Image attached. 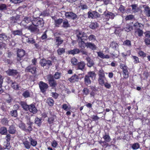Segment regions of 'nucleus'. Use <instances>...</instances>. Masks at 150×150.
<instances>
[{
  "label": "nucleus",
  "instance_id": "f257e3e1",
  "mask_svg": "<svg viewBox=\"0 0 150 150\" xmlns=\"http://www.w3.org/2000/svg\"><path fill=\"white\" fill-rule=\"evenodd\" d=\"M77 37L79 39L81 40L79 42V46L81 48H84L86 47V43L83 40H85L88 39V37L86 33L81 31H77L76 32Z\"/></svg>",
  "mask_w": 150,
  "mask_h": 150
},
{
  "label": "nucleus",
  "instance_id": "f03ea898",
  "mask_svg": "<svg viewBox=\"0 0 150 150\" xmlns=\"http://www.w3.org/2000/svg\"><path fill=\"white\" fill-rule=\"evenodd\" d=\"M32 23L34 26L39 28L42 27L43 26L44 21L42 19L38 17L34 18L32 21Z\"/></svg>",
  "mask_w": 150,
  "mask_h": 150
},
{
  "label": "nucleus",
  "instance_id": "7ed1b4c3",
  "mask_svg": "<svg viewBox=\"0 0 150 150\" xmlns=\"http://www.w3.org/2000/svg\"><path fill=\"white\" fill-rule=\"evenodd\" d=\"M98 81L100 85L103 86V84L107 81L105 74L104 73L100 71L98 74Z\"/></svg>",
  "mask_w": 150,
  "mask_h": 150
},
{
  "label": "nucleus",
  "instance_id": "20e7f679",
  "mask_svg": "<svg viewBox=\"0 0 150 150\" xmlns=\"http://www.w3.org/2000/svg\"><path fill=\"white\" fill-rule=\"evenodd\" d=\"M46 77L51 86L54 87L56 86L57 84L56 82L54 80L53 76L51 75H49L46 76Z\"/></svg>",
  "mask_w": 150,
  "mask_h": 150
},
{
  "label": "nucleus",
  "instance_id": "39448f33",
  "mask_svg": "<svg viewBox=\"0 0 150 150\" xmlns=\"http://www.w3.org/2000/svg\"><path fill=\"white\" fill-rule=\"evenodd\" d=\"M120 68L122 69L123 75L124 78H127L128 77L129 72L128 68L126 66L123 64H121L120 65Z\"/></svg>",
  "mask_w": 150,
  "mask_h": 150
},
{
  "label": "nucleus",
  "instance_id": "423d86ee",
  "mask_svg": "<svg viewBox=\"0 0 150 150\" xmlns=\"http://www.w3.org/2000/svg\"><path fill=\"white\" fill-rule=\"evenodd\" d=\"M32 22V18L29 16H27L24 17L20 23V25L21 26H23L25 28L26 26H27L25 23L26 24H28L30 22Z\"/></svg>",
  "mask_w": 150,
  "mask_h": 150
},
{
  "label": "nucleus",
  "instance_id": "0eeeda50",
  "mask_svg": "<svg viewBox=\"0 0 150 150\" xmlns=\"http://www.w3.org/2000/svg\"><path fill=\"white\" fill-rule=\"evenodd\" d=\"M103 14L106 21H109V19H113L115 16L114 13L107 11L104 12Z\"/></svg>",
  "mask_w": 150,
  "mask_h": 150
},
{
  "label": "nucleus",
  "instance_id": "6e6552de",
  "mask_svg": "<svg viewBox=\"0 0 150 150\" xmlns=\"http://www.w3.org/2000/svg\"><path fill=\"white\" fill-rule=\"evenodd\" d=\"M38 84L40 91L42 93L45 92L48 87V85L47 83L42 81H40Z\"/></svg>",
  "mask_w": 150,
  "mask_h": 150
},
{
  "label": "nucleus",
  "instance_id": "1a4fd4ad",
  "mask_svg": "<svg viewBox=\"0 0 150 150\" xmlns=\"http://www.w3.org/2000/svg\"><path fill=\"white\" fill-rule=\"evenodd\" d=\"M25 51L22 49H18L17 53V60L20 61L25 55Z\"/></svg>",
  "mask_w": 150,
  "mask_h": 150
},
{
  "label": "nucleus",
  "instance_id": "9d476101",
  "mask_svg": "<svg viewBox=\"0 0 150 150\" xmlns=\"http://www.w3.org/2000/svg\"><path fill=\"white\" fill-rule=\"evenodd\" d=\"M65 16L66 18H71L72 19H75L77 17L76 14L71 12H66Z\"/></svg>",
  "mask_w": 150,
  "mask_h": 150
},
{
  "label": "nucleus",
  "instance_id": "9b49d317",
  "mask_svg": "<svg viewBox=\"0 0 150 150\" xmlns=\"http://www.w3.org/2000/svg\"><path fill=\"white\" fill-rule=\"evenodd\" d=\"M22 144L24 147L27 149H29L31 147V144L30 142L28 140L27 138L25 137L22 140Z\"/></svg>",
  "mask_w": 150,
  "mask_h": 150
},
{
  "label": "nucleus",
  "instance_id": "f8f14e48",
  "mask_svg": "<svg viewBox=\"0 0 150 150\" xmlns=\"http://www.w3.org/2000/svg\"><path fill=\"white\" fill-rule=\"evenodd\" d=\"M25 71L29 72L33 74H35L36 72V68L33 65H31L26 68Z\"/></svg>",
  "mask_w": 150,
  "mask_h": 150
},
{
  "label": "nucleus",
  "instance_id": "ddd939ff",
  "mask_svg": "<svg viewBox=\"0 0 150 150\" xmlns=\"http://www.w3.org/2000/svg\"><path fill=\"white\" fill-rule=\"evenodd\" d=\"M25 28L30 30L31 32H35L37 33L39 31V29L34 25H31L30 26H26Z\"/></svg>",
  "mask_w": 150,
  "mask_h": 150
},
{
  "label": "nucleus",
  "instance_id": "4468645a",
  "mask_svg": "<svg viewBox=\"0 0 150 150\" xmlns=\"http://www.w3.org/2000/svg\"><path fill=\"white\" fill-rule=\"evenodd\" d=\"M7 74L9 76H15L18 74L16 70L13 69H9L6 71Z\"/></svg>",
  "mask_w": 150,
  "mask_h": 150
},
{
  "label": "nucleus",
  "instance_id": "2eb2a0df",
  "mask_svg": "<svg viewBox=\"0 0 150 150\" xmlns=\"http://www.w3.org/2000/svg\"><path fill=\"white\" fill-rule=\"evenodd\" d=\"M40 64L42 66H45L46 65L50 66L52 65L51 62L50 60H46L45 59H41L40 62Z\"/></svg>",
  "mask_w": 150,
  "mask_h": 150
},
{
  "label": "nucleus",
  "instance_id": "dca6fc26",
  "mask_svg": "<svg viewBox=\"0 0 150 150\" xmlns=\"http://www.w3.org/2000/svg\"><path fill=\"white\" fill-rule=\"evenodd\" d=\"M85 63L83 61H81L78 62L77 64V68L78 69H80L83 71L85 67Z\"/></svg>",
  "mask_w": 150,
  "mask_h": 150
},
{
  "label": "nucleus",
  "instance_id": "f3484780",
  "mask_svg": "<svg viewBox=\"0 0 150 150\" xmlns=\"http://www.w3.org/2000/svg\"><path fill=\"white\" fill-rule=\"evenodd\" d=\"M55 45L58 46L60 45L63 42V40L59 37H57L55 38Z\"/></svg>",
  "mask_w": 150,
  "mask_h": 150
},
{
  "label": "nucleus",
  "instance_id": "a211bd4d",
  "mask_svg": "<svg viewBox=\"0 0 150 150\" xmlns=\"http://www.w3.org/2000/svg\"><path fill=\"white\" fill-rule=\"evenodd\" d=\"M86 47L93 50H95L97 48L96 46L94 43L90 42L86 43Z\"/></svg>",
  "mask_w": 150,
  "mask_h": 150
},
{
  "label": "nucleus",
  "instance_id": "6ab92c4d",
  "mask_svg": "<svg viewBox=\"0 0 150 150\" xmlns=\"http://www.w3.org/2000/svg\"><path fill=\"white\" fill-rule=\"evenodd\" d=\"M9 83L11 84V86L12 88L16 90H18L19 89L20 87V86L15 82H13V81L11 80L9 81Z\"/></svg>",
  "mask_w": 150,
  "mask_h": 150
},
{
  "label": "nucleus",
  "instance_id": "aec40b11",
  "mask_svg": "<svg viewBox=\"0 0 150 150\" xmlns=\"http://www.w3.org/2000/svg\"><path fill=\"white\" fill-rule=\"evenodd\" d=\"M98 56L100 58L103 59H109L110 56L108 54L105 55L102 52H97Z\"/></svg>",
  "mask_w": 150,
  "mask_h": 150
},
{
  "label": "nucleus",
  "instance_id": "412c9836",
  "mask_svg": "<svg viewBox=\"0 0 150 150\" xmlns=\"http://www.w3.org/2000/svg\"><path fill=\"white\" fill-rule=\"evenodd\" d=\"M28 110H29L30 112L33 113H35L37 112V109L35 106L33 104H31L29 105Z\"/></svg>",
  "mask_w": 150,
  "mask_h": 150
},
{
  "label": "nucleus",
  "instance_id": "4be33fe9",
  "mask_svg": "<svg viewBox=\"0 0 150 150\" xmlns=\"http://www.w3.org/2000/svg\"><path fill=\"white\" fill-rule=\"evenodd\" d=\"M86 60L87 62V65L88 67H91L93 66L94 64L93 61L89 57H87L86 58Z\"/></svg>",
  "mask_w": 150,
  "mask_h": 150
},
{
  "label": "nucleus",
  "instance_id": "5701e85b",
  "mask_svg": "<svg viewBox=\"0 0 150 150\" xmlns=\"http://www.w3.org/2000/svg\"><path fill=\"white\" fill-rule=\"evenodd\" d=\"M79 78L78 76L76 74H74L71 78L69 79V80L71 82H74L75 81H79Z\"/></svg>",
  "mask_w": 150,
  "mask_h": 150
},
{
  "label": "nucleus",
  "instance_id": "b1692460",
  "mask_svg": "<svg viewBox=\"0 0 150 150\" xmlns=\"http://www.w3.org/2000/svg\"><path fill=\"white\" fill-rule=\"evenodd\" d=\"M143 31L139 29H136L135 31V34L136 36L141 37L143 35Z\"/></svg>",
  "mask_w": 150,
  "mask_h": 150
},
{
  "label": "nucleus",
  "instance_id": "393cba45",
  "mask_svg": "<svg viewBox=\"0 0 150 150\" xmlns=\"http://www.w3.org/2000/svg\"><path fill=\"white\" fill-rule=\"evenodd\" d=\"M28 138L29 139L30 142L31 146H32L33 147L35 146L37 144V141L35 139H33L31 137H28Z\"/></svg>",
  "mask_w": 150,
  "mask_h": 150
},
{
  "label": "nucleus",
  "instance_id": "a878e982",
  "mask_svg": "<svg viewBox=\"0 0 150 150\" xmlns=\"http://www.w3.org/2000/svg\"><path fill=\"white\" fill-rule=\"evenodd\" d=\"M80 52L79 49L78 48L74 49L73 50L69 51L68 53L69 54L74 55L79 53Z\"/></svg>",
  "mask_w": 150,
  "mask_h": 150
},
{
  "label": "nucleus",
  "instance_id": "bb28decb",
  "mask_svg": "<svg viewBox=\"0 0 150 150\" xmlns=\"http://www.w3.org/2000/svg\"><path fill=\"white\" fill-rule=\"evenodd\" d=\"M16 131V129L13 125H12L9 127L8 129V132L10 134H13L15 133Z\"/></svg>",
  "mask_w": 150,
  "mask_h": 150
},
{
  "label": "nucleus",
  "instance_id": "cd10ccee",
  "mask_svg": "<svg viewBox=\"0 0 150 150\" xmlns=\"http://www.w3.org/2000/svg\"><path fill=\"white\" fill-rule=\"evenodd\" d=\"M84 82L85 84L87 85H88L91 83V81L88 76L86 75L85 76L84 78Z\"/></svg>",
  "mask_w": 150,
  "mask_h": 150
},
{
  "label": "nucleus",
  "instance_id": "c85d7f7f",
  "mask_svg": "<svg viewBox=\"0 0 150 150\" xmlns=\"http://www.w3.org/2000/svg\"><path fill=\"white\" fill-rule=\"evenodd\" d=\"M21 104L23 109L26 110H28L29 105H28L26 103L24 102H21Z\"/></svg>",
  "mask_w": 150,
  "mask_h": 150
},
{
  "label": "nucleus",
  "instance_id": "c756f323",
  "mask_svg": "<svg viewBox=\"0 0 150 150\" xmlns=\"http://www.w3.org/2000/svg\"><path fill=\"white\" fill-rule=\"evenodd\" d=\"M144 11L147 16H150V8L149 7L146 6L144 8Z\"/></svg>",
  "mask_w": 150,
  "mask_h": 150
},
{
  "label": "nucleus",
  "instance_id": "7c9ffc66",
  "mask_svg": "<svg viewBox=\"0 0 150 150\" xmlns=\"http://www.w3.org/2000/svg\"><path fill=\"white\" fill-rule=\"evenodd\" d=\"M87 76H88L89 78L91 77L92 79H94L96 76V74L94 71H89L88 72Z\"/></svg>",
  "mask_w": 150,
  "mask_h": 150
},
{
  "label": "nucleus",
  "instance_id": "2f4dec72",
  "mask_svg": "<svg viewBox=\"0 0 150 150\" xmlns=\"http://www.w3.org/2000/svg\"><path fill=\"white\" fill-rule=\"evenodd\" d=\"M91 89L92 90V91L90 93V97L94 98L95 95V92L97 90L96 88L93 86L91 87Z\"/></svg>",
  "mask_w": 150,
  "mask_h": 150
},
{
  "label": "nucleus",
  "instance_id": "473e14b6",
  "mask_svg": "<svg viewBox=\"0 0 150 150\" xmlns=\"http://www.w3.org/2000/svg\"><path fill=\"white\" fill-rule=\"evenodd\" d=\"M103 138L106 142H109L111 140V139L109 135L106 134H105L103 136Z\"/></svg>",
  "mask_w": 150,
  "mask_h": 150
},
{
  "label": "nucleus",
  "instance_id": "72a5a7b5",
  "mask_svg": "<svg viewBox=\"0 0 150 150\" xmlns=\"http://www.w3.org/2000/svg\"><path fill=\"white\" fill-rule=\"evenodd\" d=\"M12 34L14 35H22V31L20 30H16L13 31H12Z\"/></svg>",
  "mask_w": 150,
  "mask_h": 150
},
{
  "label": "nucleus",
  "instance_id": "f704fd0d",
  "mask_svg": "<svg viewBox=\"0 0 150 150\" xmlns=\"http://www.w3.org/2000/svg\"><path fill=\"white\" fill-rule=\"evenodd\" d=\"M62 26L64 28H68L70 26V25L69 23L68 20L67 19H65L63 20Z\"/></svg>",
  "mask_w": 150,
  "mask_h": 150
},
{
  "label": "nucleus",
  "instance_id": "c9c22d12",
  "mask_svg": "<svg viewBox=\"0 0 150 150\" xmlns=\"http://www.w3.org/2000/svg\"><path fill=\"white\" fill-rule=\"evenodd\" d=\"M123 45L129 47H131L132 45L131 41L128 40L125 41L123 42Z\"/></svg>",
  "mask_w": 150,
  "mask_h": 150
},
{
  "label": "nucleus",
  "instance_id": "e433bc0d",
  "mask_svg": "<svg viewBox=\"0 0 150 150\" xmlns=\"http://www.w3.org/2000/svg\"><path fill=\"white\" fill-rule=\"evenodd\" d=\"M22 95L25 98L29 97L30 96L29 91L28 90L25 91L23 93Z\"/></svg>",
  "mask_w": 150,
  "mask_h": 150
},
{
  "label": "nucleus",
  "instance_id": "4c0bfd02",
  "mask_svg": "<svg viewBox=\"0 0 150 150\" xmlns=\"http://www.w3.org/2000/svg\"><path fill=\"white\" fill-rule=\"evenodd\" d=\"M131 7L132 8L133 11L134 12H137L138 11L139 8L137 7V4H133L131 5Z\"/></svg>",
  "mask_w": 150,
  "mask_h": 150
},
{
  "label": "nucleus",
  "instance_id": "58836bf2",
  "mask_svg": "<svg viewBox=\"0 0 150 150\" xmlns=\"http://www.w3.org/2000/svg\"><path fill=\"white\" fill-rule=\"evenodd\" d=\"M63 19H58L55 21V23L56 26L59 27L62 23Z\"/></svg>",
  "mask_w": 150,
  "mask_h": 150
},
{
  "label": "nucleus",
  "instance_id": "ea45409f",
  "mask_svg": "<svg viewBox=\"0 0 150 150\" xmlns=\"http://www.w3.org/2000/svg\"><path fill=\"white\" fill-rule=\"evenodd\" d=\"M0 133L2 134H6L7 133V130L6 127H3L0 129Z\"/></svg>",
  "mask_w": 150,
  "mask_h": 150
},
{
  "label": "nucleus",
  "instance_id": "a19ab883",
  "mask_svg": "<svg viewBox=\"0 0 150 150\" xmlns=\"http://www.w3.org/2000/svg\"><path fill=\"white\" fill-rule=\"evenodd\" d=\"M111 47L114 49H116L119 46L118 44L115 42H113L110 44Z\"/></svg>",
  "mask_w": 150,
  "mask_h": 150
},
{
  "label": "nucleus",
  "instance_id": "79ce46f5",
  "mask_svg": "<svg viewBox=\"0 0 150 150\" xmlns=\"http://www.w3.org/2000/svg\"><path fill=\"white\" fill-rule=\"evenodd\" d=\"M58 54L59 55H61L64 53L65 49L63 48H59L57 50Z\"/></svg>",
  "mask_w": 150,
  "mask_h": 150
},
{
  "label": "nucleus",
  "instance_id": "37998d69",
  "mask_svg": "<svg viewBox=\"0 0 150 150\" xmlns=\"http://www.w3.org/2000/svg\"><path fill=\"white\" fill-rule=\"evenodd\" d=\"M24 39H25L27 42L29 43L33 44L35 42V41L33 38L25 37Z\"/></svg>",
  "mask_w": 150,
  "mask_h": 150
},
{
  "label": "nucleus",
  "instance_id": "c03bdc74",
  "mask_svg": "<svg viewBox=\"0 0 150 150\" xmlns=\"http://www.w3.org/2000/svg\"><path fill=\"white\" fill-rule=\"evenodd\" d=\"M71 62L72 65H76L78 63V60L74 57L72 58L71 59Z\"/></svg>",
  "mask_w": 150,
  "mask_h": 150
},
{
  "label": "nucleus",
  "instance_id": "a18cd8bd",
  "mask_svg": "<svg viewBox=\"0 0 150 150\" xmlns=\"http://www.w3.org/2000/svg\"><path fill=\"white\" fill-rule=\"evenodd\" d=\"M131 57L133 60L134 62V63L137 64L139 62V58L137 57L134 56H132Z\"/></svg>",
  "mask_w": 150,
  "mask_h": 150
},
{
  "label": "nucleus",
  "instance_id": "49530a36",
  "mask_svg": "<svg viewBox=\"0 0 150 150\" xmlns=\"http://www.w3.org/2000/svg\"><path fill=\"white\" fill-rule=\"evenodd\" d=\"M125 31L128 32L132 29V27L129 25H126L124 28Z\"/></svg>",
  "mask_w": 150,
  "mask_h": 150
},
{
  "label": "nucleus",
  "instance_id": "de8ad7c7",
  "mask_svg": "<svg viewBox=\"0 0 150 150\" xmlns=\"http://www.w3.org/2000/svg\"><path fill=\"white\" fill-rule=\"evenodd\" d=\"M54 100L51 98H49L47 100V102L48 105L50 106H52L54 104Z\"/></svg>",
  "mask_w": 150,
  "mask_h": 150
},
{
  "label": "nucleus",
  "instance_id": "09e8293b",
  "mask_svg": "<svg viewBox=\"0 0 150 150\" xmlns=\"http://www.w3.org/2000/svg\"><path fill=\"white\" fill-rule=\"evenodd\" d=\"M8 37L4 33L0 34V39L1 40H6L8 39Z\"/></svg>",
  "mask_w": 150,
  "mask_h": 150
},
{
  "label": "nucleus",
  "instance_id": "8fccbe9b",
  "mask_svg": "<svg viewBox=\"0 0 150 150\" xmlns=\"http://www.w3.org/2000/svg\"><path fill=\"white\" fill-rule=\"evenodd\" d=\"M10 114L11 116L16 117L17 116V112L16 110H12L10 112Z\"/></svg>",
  "mask_w": 150,
  "mask_h": 150
},
{
  "label": "nucleus",
  "instance_id": "3c124183",
  "mask_svg": "<svg viewBox=\"0 0 150 150\" xmlns=\"http://www.w3.org/2000/svg\"><path fill=\"white\" fill-rule=\"evenodd\" d=\"M90 41L93 42L96 40V36L93 35H90L88 38Z\"/></svg>",
  "mask_w": 150,
  "mask_h": 150
},
{
  "label": "nucleus",
  "instance_id": "603ef678",
  "mask_svg": "<svg viewBox=\"0 0 150 150\" xmlns=\"http://www.w3.org/2000/svg\"><path fill=\"white\" fill-rule=\"evenodd\" d=\"M140 145L138 143H135L132 145V147L133 149H137L139 148Z\"/></svg>",
  "mask_w": 150,
  "mask_h": 150
},
{
  "label": "nucleus",
  "instance_id": "864d4df0",
  "mask_svg": "<svg viewBox=\"0 0 150 150\" xmlns=\"http://www.w3.org/2000/svg\"><path fill=\"white\" fill-rule=\"evenodd\" d=\"M35 124H37L38 126L40 125L42 122L41 120L38 118L37 117L35 119Z\"/></svg>",
  "mask_w": 150,
  "mask_h": 150
},
{
  "label": "nucleus",
  "instance_id": "5fc2aeb1",
  "mask_svg": "<svg viewBox=\"0 0 150 150\" xmlns=\"http://www.w3.org/2000/svg\"><path fill=\"white\" fill-rule=\"evenodd\" d=\"M142 26H143L142 24L137 22L134 24L133 26L135 28V30L136 29H139V27H141Z\"/></svg>",
  "mask_w": 150,
  "mask_h": 150
},
{
  "label": "nucleus",
  "instance_id": "6e6d98bb",
  "mask_svg": "<svg viewBox=\"0 0 150 150\" xmlns=\"http://www.w3.org/2000/svg\"><path fill=\"white\" fill-rule=\"evenodd\" d=\"M98 26L96 23H92L90 25L89 27L90 28L94 29H95Z\"/></svg>",
  "mask_w": 150,
  "mask_h": 150
},
{
  "label": "nucleus",
  "instance_id": "4d7b16f0",
  "mask_svg": "<svg viewBox=\"0 0 150 150\" xmlns=\"http://www.w3.org/2000/svg\"><path fill=\"white\" fill-rule=\"evenodd\" d=\"M82 92L83 93V95H87L89 93V91L88 88H85L82 90Z\"/></svg>",
  "mask_w": 150,
  "mask_h": 150
},
{
  "label": "nucleus",
  "instance_id": "13d9d810",
  "mask_svg": "<svg viewBox=\"0 0 150 150\" xmlns=\"http://www.w3.org/2000/svg\"><path fill=\"white\" fill-rule=\"evenodd\" d=\"M7 6L4 4H1L0 5V10H3L7 9Z\"/></svg>",
  "mask_w": 150,
  "mask_h": 150
},
{
  "label": "nucleus",
  "instance_id": "bf43d9fd",
  "mask_svg": "<svg viewBox=\"0 0 150 150\" xmlns=\"http://www.w3.org/2000/svg\"><path fill=\"white\" fill-rule=\"evenodd\" d=\"M19 127L23 130L25 131L26 129L25 126V124L22 122L20 123L19 125Z\"/></svg>",
  "mask_w": 150,
  "mask_h": 150
},
{
  "label": "nucleus",
  "instance_id": "052dcab7",
  "mask_svg": "<svg viewBox=\"0 0 150 150\" xmlns=\"http://www.w3.org/2000/svg\"><path fill=\"white\" fill-rule=\"evenodd\" d=\"M60 73L58 72H56L54 75V77L56 79H58L60 78Z\"/></svg>",
  "mask_w": 150,
  "mask_h": 150
},
{
  "label": "nucleus",
  "instance_id": "680f3d73",
  "mask_svg": "<svg viewBox=\"0 0 150 150\" xmlns=\"http://www.w3.org/2000/svg\"><path fill=\"white\" fill-rule=\"evenodd\" d=\"M138 54L140 56L143 57H145L146 56V54L142 51H140L138 52Z\"/></svg>",
  "mask_w": 150,
  "mask_h": 150
},
{
  "label": "nucleus",
  "instance_id": "e2e57ef3",
  "mask_svg": "<svg viewBox=\"0 0 150 150\" xmlns=\"http://www.w3.org/2000/svg\"><path fill=\"white\" fill-rule=\"evenodd\" d=\"M54 118L53 117H51L48 118V122L50 124H52L53 123L54 121Z\"/></svg>",
  "mask_w": 150,
  "mask_h": 150
},
{
  "label": "nucleus",
  "instance_id": "0e129e2a",
  "mask_svg": "<svg viewBox=\"0 0 150 150\" xmlns=\"http://www.w3.org/2000/svg\"><path fill=\"white\" fill-rule=\"evenodd\" d=\"M1 122L3 125H6L8 124V121L6 118H3L1 120Z\"/></svg>",
  "mask_w": 150,
  "mask_h": 150
},
{
  "label": "nucleus",
  "instance_id": "69168bd1",
  "mask_svg": "<svg viewBox=\"0 0 150 150\" xmlns=\"http://www.w3.org/2000/svg\"><path fill=\"white\" fill-rule=\"evenodd\" d=\"M134 18V16L132 15L127 16L125 18L126 20H129L132 19Z\"/></svg>",
  "mask_w": 150,
  "mask_h": 150
},
{
  "label": "nucleus",
  "instance_id": "338daca9",
  "mask_svg": "<svg viewBox=\"0 0 150 150\" xmlns=\"http://www.w3.org/2000/svg\"><path fill=\"white\" fill-rule=\"evenodd\" d=\"M93 14L94 18L99 17L100 16V14L96 11H93Z\"/></svg>",
  "mask_w": 150,
  "mask_h": 150
},
{
  "label": "nucleus",
  "instance_id": "774afa93",
  "mask_svg": "<svg viewBox=\"0 0 150 150\" xmlns=\"http://www.w3.org/2000/svg\"><path fill=\"white\" fill-rule=\"evenodd\" d=\"M144 42L146 45H150V39L149 38H145Z\"/></svg>",
  "mask_w": 150,
  "mask_h": 150
}]
</instances>
